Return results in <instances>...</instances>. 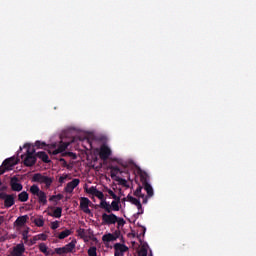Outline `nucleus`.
Listing matches in <instances>:
<instances>
[{"label": "nucleus", "instance_id": "1", "mask_svg": "<svg viewBox=\"0 0 256 256\" xmlns=\"http://www.w3.org/2000/svg\"><path fill=\"white\" fill-rule=\"evenodd\" d=\"M26 153L21 155V159L25 167H33L37 163V156L35 154V149L30 150L29 144H25Z\"/></svg>", "mask_w": 256, "mask_h": 256}, {"label": "nucleus", "instance_id": "2", "mask_svg": "<svg viewBox=\"0 0 256 256\" xmlns=\"http://www.w3.org/2000/svg\"><path fill=\"white\" fill-rule=\"evenodd\" d=\"M121 204V198L115 199L109 204L107 201H102L98 205L100 209H104L106 213H112V211H119L121 207L119 206Z\"/></svg>", "mask_w": 256, "mask_h": 256}, {"label": "nucleus", "instance_id": "3", "mask_svg": "<svg viewBox=\"0 0 256 256\" xmlns=\"http://www.w3.org/2000/svg\"><path fill=\"white\" fill-rule=\"evenodd\" d=\"M29 191L32 195H34V197L38 198V202L41 205H45L47 203V194L43 192L37 184L32 185Z\"/></svg>", "mask_w": 256, "mask_h": 256}, {"label": "nucleus", "instance_id": "4", "mask_svg": "<svg viewBox=\"0 0 256 256\" xmlns=\"http://www.w3.org/2000/svg\"><path fill=\"white\" fill-rule=\"evenodd\" d=\"M32 181L34 183H40L41 185L44 184L46 189H49V187H51V185H53V178H51L49 176H45L41 173L34 174L32 177Z\"/></svg>", "mask_w": 256, "mask_h": 256}, {"label": "nucleus", "instance_id": "5", "mask_svg": "<svg viewBox=\"0 0 256 256\" xmlns=\"http://www.w3.org/2000/svg\"><path fill=\"white\" fill-rule=\"evenodd\" d=\"M15 165H17V160H15V157L5 159L0 166V175H3V173L6 171H11Z\"/></svg>", "mask_w": 256, "mask_h": 256}, {"label": "nucleus", "instance_id": "6", "mask_svg": "<svg viewBox=\"0 0 256 256\" xmlns=\"http://www.w3.org/2000/svg\"><path fill=\"white\" fill-rule=\"evenodd\" d=\"M0 199L4 201L5 209H10V207L15 205V194H7L5 192H1Z\"/></svg>", "mask_w": 256, "mask_h": 256}, {"label": "nucleus", "instance_id": "7", "mask_svg": "<svg viewBox=\"0 0 256 256\" xmlns=\"http://www.w3.org/2000/svg\"><path fill=\"white\" fill-rule=\"evenodd\" d=\"M117 223V215L114 213L102 214V225H115Z\"/></svg>", "mask_w": 256, "mask_h": 256}, {"label": "nucleus", "instance_id": "8", "mask_svg": "<svg viewBox=\"0 0 256 256\" xmlns=\"http://www.w3.org/2000/svg\"><path fill=\"white\" fill-rule=\"evenodd\" d=\"M111 154H112V151H111V148H109V146L103 144L100 147L99 157L102 161H107V159L111 157Z\"/></svg>", "mask_w": 256, "mask_h": 256}, {"label": "nucleus", "instance_id": "9", "mask_svg": "<svg viewBox=\"0 0 256 256\" xmlns=\"http://www.w3.org/2000/svg\"><path fill=\"white\" fill-rule=\"evenodd\" d=\"M89 205H91V200H89V198H80V209L83 211V213H86V215H91V209H89Z\"/></svg>", "mask_w": 256, "mask_h": 256}, {"label": "nucleus", "instance_id": "10", "mask_svg": "<svg viewBox=\"0 0 256 256\" xmlns=\"http://www.w3.org/2000/svg\"><path fill=\"white\" fill-rule=\"evenodd\" d=\"M79 183H81V180H79V178H74L71 182H68L66 187L64 188L65 193H73L75 188L78 187Z\"/></svg>", "mask_w": 256, "mask_h": 256}, {"label": "nucleus", "instance_id": "11", "mask_svg": "<svg viewBox=\"0 0 256 256\" xmlns=\"http://www.w3.org/2000/svg\"><path fill=\"white\" fill-rule=\"evenodd\" d=\"M10 187L12 191H17V192L23 191V184L19 183V178H17V176H14L11 178Z\"/></svg>", "mask_w": 256, "mask_h": 256}, {"label": "nucleus", "instance_id": "12", "mask_svg": "<svg viewBox=\"0 0 256 256\" xmlns=\"http://www.w3.org/2000/svg\"><path fill=\"white\" fill-rule=\"evenodd\" d=\"M141 181L148 197H153V187L151 186V184H149L147 178L142 177Z\"/></svg>", "mask_w": 256, "mask_h": 256}, {"label": "nucleus", "instance_id": "13", "mask_svg": "<svg viewBox=\"0 0 256 256\" xmlns=\"http://www.w3.org/2000/svg\"><path fill=\"white\" fill-rule=\"evenodd\" d=\"M70 145V142L60 141L58 148L53 150L52 155H59V153H63V151H65V149H67V147H69Z\"/></svg>", "mask_w": 256, "mask_h": 256}, {"label": "nucleus", "instance_id": "14", "mask_svg": "<svg viewBox=\"0 0 256 256\" xmlns=\"http://www.w3.org/2000/svg\"><path fill=\"white\" fill-rule=\"evenodd\" d=\"M24 253H25V246L23 244H18L16 247H14L12 255L23 256Z\"/></svg>", "mask_w": 256, "mask_h": 256}, {"label": "nucleus", "instance_id": "15", "mask_svg": "<svg viewBox=\"0 0 256 256\" xmlns=\"http://www.w3.org/2000/svg\"><path fill=\"white\" fill-rule=\"evenodd\" d=\"M127 200L132 203V205H135L137 209H143V205L141 204V201L131 195L127 196Z\"/></svg>", "mask_w": 256, "mask_h": 256}, {"label": "nucleus", "instance_id": "16", "mask_svg": "<svg viewBox=\"0 0 256 256\" xmlns=\"http://www.w3.org/2000/svg\"><path fill=\"white\" fill-rule=\"evenodd\" d=\"M27 219H29L28 215L19 216L14 222V225H17V227H23V225L27 223Z\"/></svg>", "mask_w": 256, "mask_h": 256}, {"label": "nucleus", "instance_id": "17", "mask_svg": "<svg viewBox=\"0 0 256 256\" xmlns=\"http://www.w3.org/2000/svg\"><path fill=\"white\" fill-rule=\"evenodd\" d=\"M35 155L38 157V159H41L43 163H51L49 155H47L44 151L37 152Z\"/></svg>", "mask_w": 256, "mask_h": 256}, {"label": "nucleus", "instance_id": "18", "mask_svg": "<svg viewBox=\"0 0 256 256\" xmlns=\"http://www.w3.org/2000/svg\"><path fill=\"white\" fill-rule=\"evenodd\" d=\"M76 245H77V240L76 239H74L70 243L66 244L64 246V249H65L66 253H73V250L75 249Z\"/></svg>", "mask_w": 256, "mask_h": 256}, {"label": "nucleus", "instance_id": "19", "mask_svg": "<svg viewBox=\"0 0 256 256\" xmlns=\"http://www.w3.org/2000/svg\"><path fill=\"white\" fill-rule=\"evenodd\" d=\"M114 249L115 251L117 252H120V253H127V251H129V247H127L125 244H121V243H116L114 245Z\"/></svg>", "mask_w": 256, "mask_h": 256}, {"label": "nucleus", "instance_id": "20", "mask_svg": "<svg viewBox=\"0 0 256 256\" xmlns=\"http://www.w3.org/2000/svg\"><path fill=\"white\" fill-rule=\"evenodd\" d=\"M62 213H63V208L57 207V208L53 211V213L48 212V215H49L50 217H55L56 219H61Z\"/></svg>", "mask_w": 256, "mask_h": 256}, {"label": "nucleus", "instance_id": "21", "mask_svg": "<svg viewBox=\"0 0 256 256\" xmlns=\"http://www.w3.org/2000/svg\"><path fill=\"white\" fill-rule=\"evenodd\" d=\"M18 201L21 203H26V201H29V193H27V191H23L18 194Z\"/></svg>", "mask_w": 256, "mask_h": 256}, {"label": "nucleus", "instance_id": "22", "mask_svg": "<svg viewBox=\"0 0 256 256\" xmlns=\"http://www.w3.org/2000/svg\"><path fill=\"white\" fill-rule=\"evenodd\" d=\"M69 235H73V231L69 230V229H65L64 231L60 232L58 234V239H67V237H69Z\"/></svg>", "mask_w": 256, "mask_h": 256}, {"label": "nucleus", "instance_id": "23", "mask_svg": "<svg viewBox=\"0 0 256 256\" xmlns=\"http://www.w3.org/2000/svg\"><path fill=\"white\" fill-rule=\"evenodd\" d=\"M102 241L103 243H111L112 241H116V240H115V236H113L112 233H107L102 236Z\"/></svg>", "mask_w": 256, "mask_h": 256}, {"label": "nucleus", "instance_id": "24", "mask_svg": "<svg viewBox=\"0 0 256 256\" xmlns=\"http://www.w3.org/2000/svg\"><path fill=\"white\" fill-rule=\"evenodd\" d=\"M135 197H140L142 199V203H147V197L144 194H141V187H138L134 192Z\"/></svg>", "mask_w": 256, "mask_h": 256}, {"label": "nucleus", "instance_id": "25", "mask_svg": "<svg viewBox=\"0 0 256 256\" xmlns=\"http://www.w3.org/2000/svg\"><path fill=\"white\" fill-rule=\"evenodd\" d=\"M49 250V248L47 247V244L45 243H40L39 244V251H41V253H44V255H48L49 252H47Z\"/></svg>", "mask_w": 256, "mask_h": 256}, {"label": "nucleus", "instance_id": "26", "mask_svg": "<svg viewBox=\"0 0 256 256\" xmlns=\"http://www.w3.org/2000/svg\"><path fill=\"white\" fill-rule=\"evenodd\" d=\"M94 197H97V199H99L102 203V201H107L105 200V194H103V192L96 190V193L94 194Z\"/></svg>", "mask_w": 256, "mask_h": 256}, {"label": "nucleus", "instance_id": "27", "mask_svg": "<svg viewBox=\"0 0 256 256\" xmlns=\"http://www.w3.org/2000/svg\"><path fill=\"white\" fill-rule=\"evenodd\" d=\"M34 223L36 227H43L45 225V220H43V217L34 219Z\"/></svg>", "mask_w": 256, "mask_h": 256}, {"label": "nucleus", "instance_id": "28", "mask_svg": "<svg viewBox=\"0 0 256 256\" xmlns=\"http://www.w3.org/2000/svg\"><path fill=\"white\" fill-rule=\"evenodd\" d=\"M117 229H121V227H124L125 226V219L121 218V217H118L117 216Z\"/></svg>", "mask_w": 256, "mask_h": 256}, {"label": "nucleus", "instance_id": "29", "mask_svg": "<svg viewBox=\"0 0 256 256\" xmlns=\"http://www.w3.org/2000/svg\"><path fill=\"white\" fill-rule=\"evenodd\" d=\"M35 147H37V149H45V147H47V144L45 142L37 140L35 142Z\"/></svg>", "mask_w": 256, "mask_h": 256}, {"label": "nucleus", "instance_id": "30", "mask_svg": "<svg viewBox=\"0 0 256 256\" xmlns=\"http://www.w3.org/2000/svg\"><path fill=\"white\" fill-rule=\"evenodd\" d=\"M56 255H65L67 254V251L65 250V246L61 248H55Z\"/></svg>", "mask_w": 256, "mask_h": 256}, {"label": "nucleus", "instance_id": "31", "mask_svg": "<svg viewBox=\"0 0 256 256\" xmlns=\"http://www.w3.org/2000/svg\"><path fill=\"white\" fill-rule=\"evenodd\" d=\"M89 256H97V247L92 246L88 249Z\"/></svg>", "mask_w": 256, "mask_h": 256}, {"label": "nucleus", "instance_id": "32", "mask_svg": "<svg viewBox=\"0 0 256 256\" xmlns=\"http://www.w3.org/2000/svg\"><path fill=\"white\" fill-rule=\"evenodd\" d=\"M110 169L112 171L111 177H115V173L121 172V169L118 166H111Z\"/></svg>", "mask_w": 256, "mask_h": 256}, {"label": "nucleus", "instance_id": "33", "mask_svg": "<svg viewBox=\"0 0 256 256\" xmlns=\"http://www.w3.org/2000/svg\"><path fill=\"white\" fill-rule=\"evenodd\" d=\"M107 193L110 195V197H112V199H121L119 196L115 195V192H113V190L107 188Z\"/></svg>", "mask_w": 256, "mask_h": 256}, {"label": "nucleus", "instance_id": "34", "mask_svg": "<svg viewBox=\"0 0 256 256\" xmlns=\"http://www.w3.org/2000/svg\"><path fill=\"white\" fill-rule=\"evenodd\" d=\"M36 237L38 238V241H47V234H38Z\"/></svg>", "mask_w": 256, "mask_h": 256}, {"label": "nucleus", "instance_id": "35", "mask_svg": "<svg viewBox=\"0 0 256 256\" xmlns=\"http://www.w3.org/2000/svg\"><path fill=\"white\" fill-rule=\"evenodd\" d=\"M87 193H89V195H95V193L97 192V188L94 186H91L89 189L86 190Z\"/></svg>", "mask_w": 256, "mask_h": 256}, {"label": "nucleus", "instance_id": "36", "mask_svg": "<svg viewBox=\"0 0 256 256\" xmlns=\"http://www.w3.org/2000/svg\"><path fill=\"white\" fill-rule=\"evenodd\" d=\"M51 229L55 231V229H59V221L51 222Z\"/></svg>", "mask_w": 256, "mask_h": 256}, {"label": "nucleus", "instance_id": "37", "mask_svg": "<svg viewBox=\"0 0 256 256\" xmlns=\"http://www.w3.org/2000/svg\"><path fill=\"white\" fill-rule=\"evenodd\" d=\"M113 237L115 238V241L121 237V230H116L114 233H112Z\"/></svg>", "mask_w": 256, "mask_h": 256}, {"label": "nucleus", "instance_id": "38", "mask_svg": "<svg viewBox=\"0 0 256 256\" xmlns=\"http://www.w3.org/2000/svg\"><path fill=\"white\" fill-rule=\"evenodd\" d=\"M22 237H23V240L25 241V243H27V241L29 240V232L28 231H24L22 233Z\"/></svg>", "mask_w": 256, "mask_h": 256}, {"label": "nucleus", "instance_id": "39", "mask_svg": "<svg viewBox=\"0 0 256 256\" xmlns=\"http://www.w3.org/2000/svg\"><path fill=\"white\" fill-rule=\"evenodd\" d=\"M59 161L60 163H62V167H66L67 169H69V164H67L65 158H60Z\"/></svg>", "mask_w": 256, "mask_h": 256}, {"label": "nucleus", "instance_id": "40", "mask_svg": "<svg viewBox=\"0 0 256 256\" xmlns=\"http://www.w3.org/2000/svg\"><path fill=\"white\" fill-rule=\"evenodd\" d=\"M138 256H147V249H140V251L138 252Z\"/></svg>", "mask_w": 256, "mask_h": 256}, {"label": "nucleus", "instance_id": "41", "mask_svg": "<svg viewBox=\"0 0 256 256\" xmlns=\"http://www.w3.org/2000/svg\"><path fill=\"white\" fill-rule=\"evenodd\" d=\"M69 176L66 174V175H64V176H60L59 177V183L60 184H63V183H65V180L68 178Z\"/></svg>", "mask_w": 256, "mask_h": 256}, {"label": "nucleus", "instance_id": "42", "mask_svg": "<svg viewBox=\"0 0 256 256\" xmlns=\"http://www.w3.org/2000/svg\"><path fill=\"white\" fill-rule=\"evenodd\" d=\"M37 241H39V238H37V235L34 236L31 240H30V245H35V243H37Z\"/></svg>", "mask_w": 256, "mask_h": 256}, {"label": "nucleus", "instance_id": "43", "mask_svg": "<svg viewBox=\"0 0 256 256\" xmlns=\"http://www.w3.org/2000/svg\"><path fill=\"white\" fill-rule=\"evenodd\" d=\"M139 215H143V208L138 209V212L134 214L135 219H138Z\"/></svg>", "mask_w": 256, "mask_h": 256}, {"label": "nucleus", "instance_id": "44", "mask_svg": "<svg viewBox=\"0 0 256 256\" xmlns=\"http://www.w3.org/2000/svg\"><path fill=\"white\" fill-rule=\"evenodd\" d=\"M55 199H57L58 201H61V199H63V194H57L54 195Z\"/></svg>", "mask_w": 256, "mask_h": 256}, {"label": "nucleus", "instance_id": "45", "mask_svg": "<svg viewBox=\"0 0 256 256\" xmlns=\"http://www.w3.org/2000/svg\"><path fill=\"white\" fill-rule=\"evenodd\" d=\"M47 253L48 254H45V256H49V255H55V250L53 251V250H47Z\"/></svg>", "mask_w": 256, "mask_h": 256}, {"label": "nucleus", "instance_id": "46", "mask_svg": "<svg viewBox=\"0 0 256 256\" xmlns=\"http://www.w3.org/2000/svg\"><path fill=\"white\" fill-rule=\"evenodd\" d=\"M114 256H124V254L121 252H117V250H115Z\"/></svg>", "mask_w": 256, "mask_h": 256}, {"label": "nucleus", "instance_id": "47", "mask_svg": "<svg viewBox=\"0 0 256 256\" xmlns=\"http://www.w3.org/2000/svg\"><path fill=\"white\" fill-rule=\"evenodd\" d=\"M83 233H85V229H80L79 230V235H83Z\"/></svg>", "mask_w": 256, "mask_h": 256}, {"label": "nucleus", "instance_id": "48", "mask_svg": "<svg viewBox=\"0 0 256 256\" xmlns=\"http://www.w3.org/2000/svg\"><path fill=\"white\" fill-rule=\"evenodd\" d=\"M55 199H56L55 195H53V196L50 197L49 201H55Z\"/></svg>", "mask_w": 256, "mask_h": 256}, {"label": "nucleus", "instance_id": "49", "mask_svg": "<svg viewBox=\"0 0 256 256\" xmlns=\"http://www.w3.org/2000/svg\"><path fill=\"white\" fill-rule=\"evenodd\" d=\"M4 219H3V216H0V225L1 223H3Z\"/></svg>", "mask_w": 256, "mask_h": 256}, {"label": "nucleus", "instance_id": "50", "mask_svg": "<svg viewBox=\"0 0 256 256\" xmlns=\"http://www.w3.org/2000/svg\"><path fill=\"white\" fill-rule=\"evenodd\" d=\"M69 155L71 156V155H74V154H73V152H69Z\"/></svg>", "mask_w": 256, "mask_h": 256}, {"label": "nucleus", "instance_id": "51", "mask_svg": "<svg viewBox=\"0 0 256 256\" xmlns=\"http://www.w3.org/2000/svg\"><path fill=\"white\" fill-rule=\"evenodd\" d=\"M53 147H57V144H53Z\"/></svg>", "mask_w": 256, "mask_h": 256}, {"label": "nucleus", "instance_id": "52", "mask_svg": "<svg viewBox=\"0 0 256 256\" xmlns=\"http://www.w3.org/2000/svg\"><path fill=\"white\" fill-rule=\"evenodd\" d=\"M123 201H127V198H123Z\"/></svg>", "mask_w": 256, "mask_h": 256}, {"label": "nucleus", "instance_id": "53", "mask_svg": "<svg viewBox=\"0 0 256 256\" xmlns=\"http://www.w3.org/2000/svg\"><path fill=\"white\" fill-rule=\"evenodd\" d=\"M20 151H23V148L20 147Z\"/></svg>", "mask_w": 256, "mask_h": 256}]
</instances>
